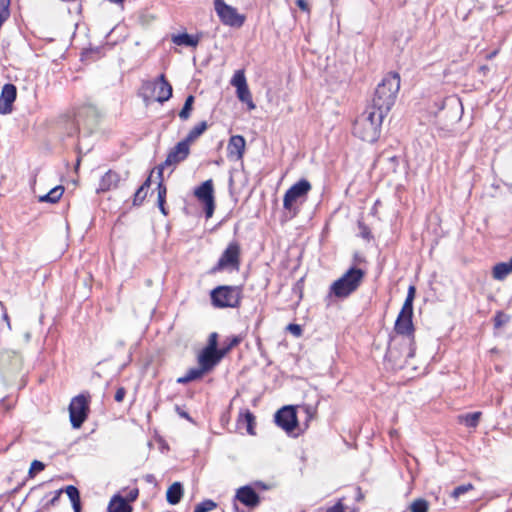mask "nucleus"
Listing matches in <instances>:
<instances>
[{
    "label": "nucleus",
    "mask_w": 512,
    "mask_h": 512,
    "mask_svg": "<svg viewBox=\"0 0 512 512\" xmlns=\"http://www.w3.org/2000/svg\"><path fill=\"white\" fill-rule=\"evenodd\" d=\"M400 313L404 315L413 316V302L410 300H405Z\"/></svg>",
    "instance_id": "nucleus-45"
},
{
    "label": "nucleus",
    "mask_w": 512,
    "mask_h": 512,
    "mask_svg": "<svg viewBox=\"0 0 512 512\" xmlns=\"http://www.w3.org/2000/svg\"><path fill=\"white\" fill-rule=\"evenodd\" d=\"M207 128V122L201 121L188 132L187 136L183 140L190 146V144L198 139L207 130Z\"/></svg>",
    "instance_id": "nucleus-27"
},
{
    "label": "nucleus",
    "mask_w": 512,
    "mask_h": 512,
    "mask_svg": "<svg viewBox=\"0 0 512 512\" xmlns=\"http://www.w3.org/2000/svg\"><path fill=\"white\" fill-rule=\"evenodd\" d=\"M0 307H1L2 311H3L2 318L6 322L7 327L9 328V330H11L10 318H9L8 313L6 311V307L4 306L2 301H0Z\"/></svg>",
    "instance_id": "nucleus-50"
},
{
    "label": "nucleus",
    "mask_w": 512,
    "mask_h": 512,
    "mask_svg": "<svg viewBox=\"0 0 512 512\" xmlns=\"http://www.w3.org/2000/svg\"><path fill=\"white\" fill-rule=\"evenodd\" d=\"M325 512H345V507L343 505V503L340 501H338L336 504L330 506V507H327L325 509Z\"/></svg>",
    "instance_id": "nucleus-47"
},
{
    "label": "nucleus",
    "mask_w": 512,
    "mask_h": 512,
    "mask_svg": "<svg viewBox=\"0 0 512 512\" xmlns=\"http://www.w3.org/2000/svg\"><path fill=\"white\" fill-rule=\"evenodd\" d=\"M429 503L423 499L418 498L410 504V512H428Z\"/></svg>",
    "instance_id": "nucleus-34"
},
{
    "label": "nucleus",
    "mask_w": 512,
    "mask_h": 512,
    "mask_svg": "<svg viewBox=\"0 0 512 512\" xmlns=\"http://www.w3.org/2000/svg\"><path fill=\"white\" fill-rule=\"evenodd\" d=\"M255 486L258 487L261 490H268L270 489V486L262 481L255 482Z\"/></svg>",
    "instance_id": "nucleus-52"
},
{
    "label": "nucleus",
    "mask_w": 512,
    "mask_h": 512,
    "mask_svg": "<svg viewBox=\"0 0 512 512\" xmlns=\"http://www.w3.org/2000/svg\"><path fill=\"white\" fill-rule=\"evenodd\" d=\"M482 413L480 411H476L473 413H467L464 415H460L458 417L459 422L464 424L469 428H476L479 424Z\"/></svg>",
    "instance_id": "nucleus-28"
},
{
    "label": "nucleus",
    "mask_w": 512,
    "mask_h": 512,
    "mask_svg": "<svg viewBox=\"0 0 512 512\" xmlns=\"http://www.w3.org/2000/svg\"><path fill=\"white\" fill-rule=\"evenodd\" d=\"M286 329L295 337H300L302 335V327L299 324L290 323Z\"/></svg>",
    "instance_id": "nucleus-44"
},
{
    "label": "nucleus",
    "mask_w": 512,
    "mask_h": 512,
    "mask_svg": "<svg viewBox=\"0 0 512 512\" xmlns=\"http://www.w3.org/2000/svg\"><path fill=\"white\" fill-rule=\"evenodd\" d=\"M175 411L181 418L187 419L189 422L194 423L190 415L185 410H183L179 405H175Z\"/></svg>",
    "instance_id": "nucleus-48"
},
{
    "label": "nucleus",
    "mask_w": 512,
    "mask_h": 512,
    "mask_svg": "<svg viewBox=\"0 0 512 512\" xmlns=\"http://www.w3.org/2000/svg\"><path fill=\"white\" fill-rule=\"evenodd\" d=\"M183 493V485L180 482H174L166 492V500L169 504L176 505L181 501Z\"/></svg>",
    "instance_id": "nucleus-23"
},
{
    "label": "nucleus",
    "mask_w": 512,
    "mask_h": 512,
    "mask_svg": "<svg viewBox=\"0 0 512 512\" xmlns=\"http://www.w3.org/2000/svg\"><path fill=\"white\" fill-rule=\"evenodd\" d=\"M512 273V257L507 262L497 263L492 270L493 278L496 280H504Z\"/></svg>",
    "instance_id": "nucleus-24"
},
{
    "label": "nucleus",
    "mask_w": 512,
    "mask_h": 512,
    "mask_svg": "<svg viewBox=\"0 0 512 512\" xmlns=\"http://www.w3.org/2000/svg\"><path fill=\"white\" fill-rule=\"evenodd\" d=\"M217 507V503L213 500L207 499L195 506L196 512H209Z\"/></svg>",
    "instance_id": "nucleus-37"
},
{
    "label": "nucleus",
    "mask_w": 512,
    "mask_h": 512,
    "mask_svg": "<svg viewBox=\"0 0 512 512\" xmlns=\"http://www.w3.org/2000/svg\"><path fill=\"white\" fill-rule=\"evenodd\" d=\"M235 499L249 508H254L260 503L259 495L250 485L240 487L236 492Z\"/></svg>",
    "instance_id": "nucleus-17"
},
{
    "label": "nucleus",
    "mask_w": 512,
    "mask_h": 512,
    "mask_svg": "<svg viewBox=\"0 0 512 512\" xmlns=\"http://www.w3.org/2000/svg\"><path fill=\"white\" fill-rule=\"evenodd\" d=\"M236 94H237L238 99L241 102L247 104L249 110L255 109L256 106L252 100V96H251L248 85L241 87V88L239 87L238 89H236Z\"/></svg>",
    "instance_id": "nucleus-30"
},
{
    "label": "nucleus",
    "mask_w": 512,
    "mask_h": 512,
    "mask_svg": "<svg viewBox=\"0 0 512 512\" xmlns=\"http://www.w3.org/2000/svg\"><path fill=\"white\" fill-rule=\"evenodd\" d=\"M158 207H159V209H160L161 213H162L164 216L168 215V211H167V209H166V207H165V204L158 205Z\"/></svg>",
    "instance_id": "nucleus-57"
},
{
    "label": "nucleus",
    "mask_w": 512,
    "mask_h": 512,
    "mask_svg": "<svg viewBox=\"0 0 512 512\" xmlns=\"http://www.w3.org/2000/svg\"><path fill=\"white\" fill-rule=\"evenodd\" d=\"M223 358L220 350H211L203 348L198 355L199 366H202L207 372L211 371Z\"/></svg>",
    "instance_id": "nucleus-16"
},
{
    "label": "nucleus",
    "mask_w": 512,
    "mask_h": 512,
    "mask_svg": "<svg viewBox=\"0 0 512 512\" xmlns=\"http://www.w3.org/2000/svg\"><path fill=\"white\" fill-rule=\"evenodd\" d=\"M242 286L219 285L210 291V301L213 307L238 308L242 300Z\"/></svg>",
    "instance_id": "nucleus-4"
},
{
    "label": "nucleus",
    "mask_w": 512,
    "mask_h": 512,
    "mask_svg": "<svg viewBox=\"0 0 512 512\" xmlns=\"http://www.w3.org/2000/svg\"><path fill=\"white\" fill-rule=\"evenodd\" d=\"M365 271L359 267L351 266L339 279L335 280L329 289V295L337 299H346L362 284Z\"/></svg>",
    "instance_id": "nucleus-3"
},
{
    "label": "nucleus",
    "mask_w": 512,
    "mask_h": 512,
    "mask_svg": "<svg viewBox=\"0 0 512 512\" xmlns=\"http://www.w3.org/2000/svg\"><path fill=\"white\" fill-rule=\"evenodd\" d=\"M310 190V182L306 179H300L285 192L283 198V208L288 211L289 218H293L298 215L300 212L299 205L305 201V198Z\"/></svg>",
    "instance_id": "nucleus-5"
},
{
    "label": "nucleus",
    "mask_w": 512,
    "mask_h": 512,
    "mask_svg": "<svg viewBox=\"0 0 512 512\" xmlns=\"http://www.w3.org/2000/svg\"><path fill=\"white\" fill-rule=\"evenodd\" d=\"M306 412H307L308 415L312 416L313 414L316 413V408L312 407V406H307L306 407Z\"/></svg>",
    "instance_id": "nucleus-55"
},
{
    "label": "nucleus",
    "mask_w": 512,
    "mask_h": 512,
    "mask_svg": "<svg viewBox=\"0 0 512 512\" xmlns=\"http://www.w3.org/2000/svg\"><path fill=\"white\" fill-rule=\"evenodd\" d=\"M171 40L174 44L185 47H196L199 43L198 36L186 32L172 35Z\"/></svg>",
    "instance_id": "nucleus-22"
},
{
    "label": "nucleus",
    "mask_w": 512,
    "mask_h": 512,
    "mask_svg": "<svg viewBox=\"0 0 512 512\" xmlns=\"http://www.w3.org/2000/svg\"><path fill=\"white\" fill-rule=\"evenodd\" d=\"M509 316L503 312H497L494 317V326L495 328H500L506 323L509 322Z\"/></svg>",
    "instance_id": "nucleus-40"
},
{
    "label": "nucleus",
    "mask_w": 512,
    "mask_h": 512,
    "mask_svg": "<svg viewBox=\"0 0 512 512\" xmlns=\"http://www.w3.org/2000/svg\"><path fill=\"white\" fill-rule=\"evenodd\" d=\"M245 138L241 135L231 136L227 150L230 157L235 156L237 160L242 159L245 151Z\"/></svg>",
    "instance_id": "nucleus-19"
},
{
    "label": "nucleus",
    "mask_w": 512,
    "mask_h": 512,
    "mask_svg": "<svg viewBox=\"0 0 512 512\" xmlns=\"http://www.w3.org/2000/svg\"><path fill=\"white\" fill-rule=\"evenodd\" d=\"M151 185V175L143 182L140 187H144V190H148Z\"/></svg>",
    "instance_id": "nucleus-54"
},
{
    "label": "nucleus",
    "mask_w": 512,
    "mask_h": 512,
    "mask_svg": "<svg viewBox=\"0 0 512 512\" xmlns=\"http://www.w3.org/2000/svg\"><path fill=\"white\" fill-rule=\"evenodd\" d=\"M17 97V88L12 83H6L0 94V114L6 115L12 112L13 103Z\"/></svg>",
    "instance_id": "nucleus-15"
},
{
    "label": "nucleus",
    "mask_w": 512,
    "mask_h": 512,
    "mask_svg": "<svg viewBox=\"0 0 512 512\" xmlns=\"http://www.w3.org/2000/svg\"><path fill=\"white\" fill-rule=\"evenodd\" d=\"M296 4L302 10H307V8H308L307 2L305 0H297Z\"/></svg>",
    "instance_id": "nucleus-53"
},
{
    "label": "nucleus",
    "mask_w": 512,
    "mask_h": 512,
    "mask_svg": "<svg viewBox=\"0 0 512 512\" xmlns=\"http://www.w3.org/2000/svg\"><path fill=\"white\" fill-rule=\"evenodd\" d=\"M125 395H126V389L124 387H119L116 390L114 399L116 402H122L125 398Z\"/></svg>",
    "instance_id": "nucleus-49"
},
{
    "label": "nucleus",
    "mask_w": 512,
    "mask_h": 512,
    "mask_svg": "<svg viewBox=\"0 0 512 512\" xmlns=\"http://www.w3.org/2000/svg\"><path fill=\"white\" fill-rule=\"evenodd\" d=\"M215 11L224 25L241 27L245 22V16L237 12L236 8L226 4L224 0H214Z\"/></svg>",
    "instance_id": "nucleus-10"
},
{
    "label": "nucleus",
    "mask_w": 512,
    "mask_h": 512,
    "mask_svg": "<svg viewBox=\"0 0 512 512\" xmlns=\"http://www.w3.org/2000/svg\"><path fill=\"white\" fill-rule=\"evenodd\" d=\"M194 101H195V97L193 95H189L186 97L184 105L179 112V117L182 120L185 121V120L189 119L191 112L193 110Z\"/></svg>",
    "instance_id": "nucleus-32"
},
{
    "label": "nucleus",
    "mask_w": 512,
    "mask_h": 512,
    "mask_svg": "<svg viewBox=\"0 0 512 512\" xmlns=\"http://www.w3.org/2000/svg\"><path fill=\"white\" fill-rule=\"evenodd\" d=\"M108 512H132L133 508L131 504L125 500L124 496L115 494L108 504Z\"/></svg>",
    "instance_id": "nucleus-21"
},
{
    "label": "nucleus",
    "mask_w": 512,
    "mask_h": 512,
    "mask_svg": "<svg viewBox=\"0 0 512 512\" xmlns=\"http://www.w3.org/2000/svg\"><path fill=\"white\" fill-rule=\"evenodd\" d=\"M204 348L211 350H220V348H218V334L216 332H212L209 335L207 345Z\"/></svg>",
    "instance_id": "nucleus-41"
},
{
    "label": "nucleus",
    "mask_w": 512,
    "mask_h": 512,
    "mask_svg": "<svg viewBox=\"0 0 512 512\" xmlns=\"http://www.w3.org/2000/svg\"><path fill=\"white\" fill-rule=\"evenodd\" d=\"M240 255V244L237 241L230 242L217 263L209 270V274L213 275L224 270L238 271L241 264Z\"/></svg>",
    "instance_id": "nucleus-7"
},
{
    "label": "nucleus",
    "mask_w": 512,
    "mask_h": 512,
    "mask_svg": "<svg viewBox=\"0 0 512 512\" xmlns=\"http://www.w3.org/2000/svg\"><path fill=\"white\" fill-rule=\"evenodd\" d=\"M399 89V74L396 72L387 74L377 85L370 106L387 115L395 104Z\"/></svg>",
    "instance_id": "nucleus-2"
},
{
    "label": "nucleus",
    "mask_w": 512,
    "mask_h": 512,
    "mask_svg": "<svg viewBox=\"0 0 512 512\" xmlns=\"http://www.w3.org/2000/svg\"><path fill=\"white\" fill-rule=\"evenodd\" d=\"M109 1L113 2V3L119 4V3H122L124 0H109Z\"/></svg>",
    "instance_id": "nucleus-59"
},
{
    "label": "nucleus",
    "mask_w": 512,
    "mask_h": 512,
    "mask_svg": "<svg viewBox=\"0 0 512 512\" xmlns=\"http://www.w3.org/2000/svg\"><path fill=\"white\" fill-rule=\"evenodd\" d=\"M473 489V485L471 483L459 485L455 487L451 493L453 498H459L461 495Z\"/></svg>",
    "instance_id": "nucleus-38"
},
{
    "label": "nucleus",
    "mask_w": 512,
    "mask_h": 512,
    "mask_svg": "<svg viewBox=\"0 0 512 512\" xmlns=\"http://www.w3.org/2000/svg\"><path fill=\"white\" fill-rule=\"evenodd\" d=\"M205 373L208 372L202 366H199L198 368H191L184 376L177 379V383L187 384L191 381L201 379Z\"/></svg>",
    "instance_id": "nucleus-26"
},
{
    "label": "nucleus",
    "mask_w": 512,
    "mask_h": 512,
    "mask_svg": "<svg viewBox=\"0 0 512 512\" xmlns=\"http://www.w3.org/2000/svg\"><path fill=\"white\" fill-rule=\"evenodd\" d=\"M63 492L69 497L74 512H81V498L78 488L74 485H68L63 489Z\"/></svg>",
    "instance_id": "nucleus-25"
},
{
    "label": "nucleus",
    "mask_w": 512,
    "mask_h": 512,
    "mask_svg": "<svg viewBox=\"0 0 512 512\" xmlns=\"http://www.w3.org/2000/svg\"><path fill=\"white\" fill-rule=\"evenodd\" d=\"M154 89L157 91L156 101L159 103H164L172 97V85L167 81L164 74L159 75L154 83Z\"/></svg>",
    "instance_id": "nucleus-18"
},
{
    "label": "nucleus",
    "mask_w": 512,
    "mask_h": 512,
    "mask_svg": "<svg viewBox=\"0 0 512 512\" xmlns=\"http://www.w3.org/2000/svg\"><path fill=\"white\" fill-rule=\"evenodd\" d=\"M409 358L412 357L407 356L404 340H398L397 338L392 337L391 343L389 344L385 354V359L391 362L394 368L401 369L408 363Z\"/></svg>",
    "instance_id": "nucleus-12"
},
{
    "label": "nucleus",
    "mask_w": 512,
    "mask_h": 512,
    "mask_svg": "<svg viewBox=\"0 0 512 512\" xmlns=\"http://www.w3.org/2000/svg\"><path fill=\"white\" fill-rule=\"evenodd\" d=\"M63 493V488L54 492L53 497L44 505L45 509H49L51 506H55Z\"/></svg>",
    "instance_id": "nucleus-43"
},
{
    "label": "nucleus",
    "mask_w": 512,
    "mask_h": 512,
    "mask_svg": "<svg viewBox=\"0 0 512 512\" xmlns=\"http://www.w3.org/2000/svg\"><path fill=\"white\" fill-rule=\"evenodd\" d=\"M194 512H196V510L194 509Z\"/></svg>",
    "instance_id": "nucleus-60"
},
{
    "label": "nucleus",
    "mask_w": 512,
    "mask_h": 512,
    "mask_svg": "<svg viewBox=\"0 0 512 512\" xmlns=\"http://www.w3.org/2000/svg\"><path fill=\"white\" fill-rule=\"evenodd\" d=\"M138 495H139V489L133 488L127 492V494L124 498L130 504L131 502H134L138 498Z\"/></svg>",
    "instance_id": "nucleus-46"
},
{
    "label": "nucleus",
    "mask_w": 512,
    "mask_h": 512,
    "mask_svg": "<svg viewBox=\"0 0 512 512\" xmlns=\"http://www.w3.org/2000/svg\"><path fill=\"white\" fill-rule=\"evenodd\" d=\"M89 396L79 394L72 398L69 404V418L73 428L79 429L88 418Z\"/></svg>",
    "instance_id": "nucleus-9"
},
{
    "label": "nucleus",
    "mask_w": 512,
    "mask_h": 512,
    "mask_svg": "<svg viewBox=\"0 0 512 512\" xmlns=\"http://www.w3.org/2000/svg\"><path fill=\"white\" fill-rule=\"evenodd\" d=\"M160 181L157 185V204H165L166 203V195H167V188L165 184L163 183V177H159Z\"/></svg>",
    "instance_id": "nucleus-36"
},
{
    "label": "nucleus",
    "mask_w": 512,
    "mask_h": 512,
    "mask_svg": "<svg viewBox=\"0 0 512 512\" xmlns=\"http://www.w3.org/2000/svg\"><path fill=\"white\" fill-rule=\"evenodd\" d=\"M369 235H370V232L368 231V229L366 227H364V229L362 231V237L368 239Z\"/></svg>",
    "instance_id": "nucleus-58"
},
{
    "label": "nucleus",
    "mask_w": 512,
    "mask_h": 512,
    "mask_svg": "<svg viewBox=\"0 0 512 512\" xmlns=\"http://www.w3.org/2000/svg\"><path fill=\"white\" fill-rule=\"evenodd\" d=\"M274 421L276 425L282 428L286 433H292L298 426L295 407L292 405L283 406L276 411Z\"/></svg>",
    "instance_id": "nucleus-13"
},
{
    "label": "nucleus",
    "mask_w": 512,
    "mask_h": 512,
    "mask_svg": "<svg viewBox=\"0 0 512 512\" xmlns=\"http://www.w3.org/2000/svg\"><path fill=\"white\" fill-rule=\"evenodd\" d=\"M387 115L372 106H367L364 112L355 120L353 133L361 140L373 143L378 140L383 119Z\"/></svg>",
    "instance_id": "nucleus-1"
},
{
    "label": "nucleus",
    "mask_w": 512,
    "mask_h": 512,
    "mask_svg": "<svg viewBox=\"0 0 512 512\" xmlns=\"http://www.w3.org/2000/svg\"><path fill=\"white\" fill-rule=\"evenodd\" d=\"M243 340V337L241 335H234L231 337H227L224 342L223 346L220 348V352L225 357L233 348L238 346Z\"/></svg>",
    "instance_id": "nucleus-29"
},
{
    "label": "nucleus",
    "mask_w": 512,
    "mask_h": 512,
    "mask_svg": "<svg viewBox=\"0 0 512 512\" xmlns=\"http://www.w3.org/2000/svg\"><path fill=\"white\" fill-rule=\"evenodd\" d=\"M45 469V464L41 461L34 460L31 463L29 474L33 477L36 473L41 472Z\"/></svg>",
    "instance_id": "nucleus-42"
},
{
    "label": "nucleus",
    "mask_w": 512,
    "mask_h": 512,
    "mask_svg": "<svg viewBox=\"0 0 512 512\" xmlns=\"http://www.w3.org/2000/svg\"><path fill=\"white\" fill-rule=\"evenodd\" d=\"M120 182V175L113 171L108 170L101 178L99 187L97 189V192H106L111 189H115L118 187V184Z\"/></svg>",
    "instance_id": "nucleus-20"
},
{
    "label": "nucleus",
    "mask_w": 512,
    "mask_h": 512,
    "mask_svg": "<svg viewBox=\"0 0 512 512\" xmlns=\"http://www.w3.org/2000/svg\"><path fill=\"white\" fill-rule=\"evenodd\" d=\"M9 357H12V358H14L15 360L20 361V355H19L17 352H15V351H11V352H9Z\"/></svg>",
    "instance_id": "nucleus-56"
},
{
    "label": "nucleus",
    "mask_w": 512,
    "mask_h": 512,
    "mask_svg": "<svg viewBox=\"0 0 512 512\" xmlns=\"http://www.w3.org/2000/svg\"><path fill=\"white\" fill-rule=\"evenodd\" d=\"M146 196L147 190H144V187H139L134 194L133 204L135 206H140L143 203Z\"/></svg>",
    "instance_id": "nucleus-39"
},
{
    "label": "nucleus",
    "mask_w": 512,
    "mask_h": 512,
    "mask_svg": "<svg viewBox=\"0 0 512 512\" xmlns=\"http://www.w3.org/2000/svg\"><path fill=\"white\" fill-rule=\"evenodd\" d=\"M195 197L203 203L206 219L212 217L215 210L214 187L212 179H208L201 183L194 190Z\"/></svg>",
    "instance_id": "nucleus-11"
},
{
    "label": "nucleus",
    "mask_w": 512,
    "mask_h": 512,
    "mask_svg": "<svg viewBox=\"0 0 512 512\" xmlns=\"http://www.w3.org/2000/svg\"><path fill=\"white\" fill-rule=\"evenodd\" d=\"M231 85L234 86L236 89L247 85L246 77L242 70H238L235 72L231 79Z\"/></svg>",
    "instance_id": "nucleus-35"
},
{
    "label": "nucleus",
    "mask_w": 512,
    "mask_h": 512,
    "mask_svg": "<svg viewBox=\"0 0 512 512\" xmlns=\"http://www.w3.org/2000/svg\"><path fill=\"white\" fill-rule=\"evenodd\" d=\"M190 153V146L184 141L178 142L168 153L166 160L157 167L158 177H163L165 167L174 166L184 161Z\"/></svg>",
    "instance_id": "nucleus-14"
},
{
    "label": "nucleus",
    "mask_w": 512,
    "mask_h": 512,
    "mask_svg": "<svg viewBox=\"0 0 512 512\" xmlns=\"http://www.w3.org/2000/svg\"><path fill=\"white\" fill-rule=\"evenodd\" d=\"M415 293H416V289L414 286H409L408 288V293H407V296H406V301L410 300V301H414V298H415Z\"/></svg>",
    "instance_id": "nucleus-51"
},
{
    "label": "nucleus",
    "mask_w": 512,
    "mask_h": 512,
    "mask_svg": "<svg viewBox=\"0 0 512 512\" xmlns=\"http://www.w3.org/2000/svg\"><path fill=\"white\" fill-rule=\"evenodd\" d=\"M241 420L246 423V430H247L248 434L254 435L255 434V431H254L255 416H254V414L251 411L246 410L245 413L241 415Z\"/></svg>",
    "instance_id": "nucleus-33"
},
{
    "label": "nucleus",
    "mask_w": 512,
    "mask_h": 512,
    "mask_svg": "<svg viewBox=\"0 0 512 512\" xmlns=\"http://www.w3.org/2000/svg\"><path fill=\"white\" fill-rule=\"evenodd\" d=\"M410 315L399 313L395 321L394 330L398 335H401L404 340V346L407 350V356L414 357V325Z\"/></svg>",
    "instance_id": "nucleus-8"
},
{
    "label": "nucleus",
    "mask_w": 512,
    "mask_h": 512,
    "mask_svg": "<svg viewBox=\"0 0 512 512\" xmlns=\"http://www.w3.org/2000/svg\"><path fill=\"white\" fill-rule=\"evenodd\" d=\"M97 118L95 109L91 106H84L77 110L74 119L68 122L67 135L72 137L80 132L81 126L90 134L96 127Z\"/></svg>",
    "instance_id": "nucleus-6"
},
{
    "label": "nucleus",
    "mask_w": 512,
    "mask_h": 512,
    "mask_svg": "<svg viewBox=\"0 0 512 512\" xmlns=\"http://www.w3.org/2000/svg\"><path fill=\"white\" fill-rule=\"evenodd\" d=\"M63 192H64V188L62 186H56V187L52 188L47 194L41 196L39 198V201L40 202L56 203L60 200Z\"/></svg>",
    "instance_id": "nucleus-31"
}]
</instances>
